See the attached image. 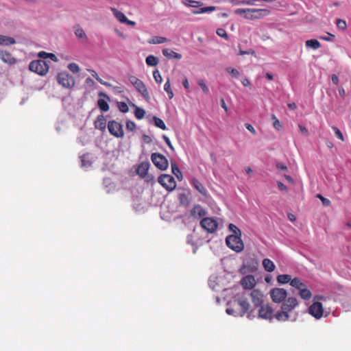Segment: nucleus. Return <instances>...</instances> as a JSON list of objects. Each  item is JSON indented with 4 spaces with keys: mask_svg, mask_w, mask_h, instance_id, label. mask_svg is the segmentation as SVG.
<instances>
[{
    "mask_svg": "<svg viewBox=\"0 0 351 351\" xmlns=\"http://www.w3.org/2000/svg\"><path fill=\"white\" fill-rule=\"evenodd\" d=\"M136 125L133 121L128 120L126 121L127 130H128L130 132H134L136 130Z\"/></svg>",
    "mask_w": 351,
    "mask_h": 351,
    "instance_id": "obj_46",
    "label": "nucleus"
},
{
    "mask_svg": "<svg viewBox=\"0 0 351 351\" xmlns=\"http://www.w3.org/2000/svg\"><path fill=\"white\" fill-rule=\"evenodd\" d=\"M58 82L64 88H71L75 84L73 77L67 72H61L57 75Z\"/></svg>",
    "mask_w": 351,
    "mask_h": 351,
    "instance_id": "obj_11",
    "label": "nucleus"
},
{
    "mask_svg": "<svg viewBox=\"0 0 351 351\" xmlns=\"http://www.w3.org/2000/svg\"><path fill=\"white\" fill-rule=\"evenodd\" d=\"M179 200L180 202V204L184 205V206H187L189 204V197L184 193H180L179 195Z\"/></svg>",
    "mask_w": 351,
    "mask_h": 351,
    "instance_id": "obj_44",
    "label": "nucleus"
},
{
    "mask_svg": "<svg viewBox=\"0 0 351 351\" xmlns=\"http://www.w3.org/2000/svg\"><path fill=\"white\" fill-rule=\"evenodd\" d=\"M136 90L143 96V97L147 101L149 100L150 97L146 86L143 81L138 80L135 84L133 85Z\"/></svg>",
    "mask_w": 351,
    "mask_h": 351,
    "instance_id": "obj_18",
    "label": "nucleus"
},
{
    "mask_svg": "<svg viewBox=\"0 0 351 351\" xmlns=\"http://www.w3.org/2000/svg\"><path fill=\"white\" fill-rule=\"evenodd\" d=\"M277 185L280 191H282L287 190V187L281 182H278Z\"/></svg>",
    "mask_w": 351,
    "mask_h": 351,
    "instance_id": "obj_62",
    "label": "nucleus"
},
{
    "mask_svg": "<svg viewBox=\"0 0 351 351\" xmlns=\"http://www.w3.org/2000/svg\"><path fill=\"white\" fill-rule=\"evenodd\" d=\"M289 315L285 311L281 310L280 312H277L276 314H274V317H275L278 321H287L289 319Z\"/></svg>",
    "mask_w": 351,
    "mask_h": 351,
    "instance_id": "obj_32",
    "label": "nucleus"
},
{
    "mask_svg": "<svg viewBox=\"0 0 351 351\" xmlns=\"http://www.w3.org/2000/svg\"><path fill=\"white\" fill-rule=\"evenodd\" d=\"M135 106L134 115H135L136 118L138 119H143L145 116V111L144 110V109H143L141 108H139L136 106Z\"/></svg>",
    "mask_w": 351,
    "mask_h": 351,
    "instance_id": "obj_41",
    "label": "nucleus"
},
{
    "mask_svg": "<svg viewBox=\"0 0 351 351\" xmlns=\"http://www.w3.org/2000/svg\"><path fill=\"white\" fill-rule=\"evenodd\" d=\"M298 306V300L295 297H289L286 298L281 305V310L285 311L287 313L291 312Z\"/></svg>",
    "mask_w": 351,
    "mask_h": 351,
    "instance_id": "obj_13",
    "label": "nucleus"
},
{
    "mask_svg": "<svg viewBox=\"0 0 351 351\" xmlns=\"http://www.w3.org/2000/svg\"><path fill=\"white\" fill-rule=\"evenodd\" d=\"M75 34L79 38H86V35L81 27H77L75 29Z\"/></svg>",
    "mask_w": 351,
    "mask_h": 351,
    "instance_id": "obj_47",
    "label": "nucleus"
},
{
    "mask_svg": "<svg viewBox=\"0 0 351 351\" xmlns=\"http://www.w3.org/2000/svg\"><path fill=\"white\" fill-rule=\"evenodd\" d=\"M162 138L164 139L165 142L167 145V146L172 150L174 151V147H173L169 138L166 135H162Z\"/></svg>",
    "mask_w": 351,
    "mask_h": 351,
    "instance_id": "obj_55",
    "label": "nucleus"
},
{
    "mask_svg": "<svg viewBox=\"0 0 351 351\" xmlns=\"http://www.w3.org/2000/svg\"><path fill=\"white\" fill-rule=\"evenodd\" d=\"M337 26L341 30H345L346 29L347 25L345 21L342 19L337 20Z\"/></svg>",
    "mask_w": 351,
    "mask_h": 351,
    "instance_id": "obj_52",
    "label": "nucleus"
},
{
    "mask_svg": "<svg viewBox=\"0 0 351 351\" xmlns=\"http://www.w3.org/2000/svg\"><path fill=\"white\" fill-rule=\"evenodd\" d=\"M95 128L100 130H104L106 127V120L104 115H99L94 123Z\"/></svg>",
    "mask_w": 351,
    "mask_h": 351,
    "instance_id": "obj_24",
    "label": "nucleus"
},
{
    "mask_svg": "<svg viewBox=\"0 0 351 351\" xmlns=\"http://www.w3.org/2000/svg\"><path fill=\"white\" fill-rule=\"evenodd\" d=\"M332 130H334L335 132V134L336 135V136L339 138L340 140L341 141H343V134L342 132L340 131V130L339 128H337V127H333L332 128Z\"/></svg>",
    "mask_w": 351,
    "mask_h": 351,
    "instance_id": "obj_54",
    "label": "nucleus"
},
{
    "mask_svg": "<svg viewBox=\"0 0 351 351\" xmlns=\"http://www.w3.org/2000/svg\"><path fill=\"white\" fill-rule=\"evenodd\" d=\"M153 77L156 83L160 84L162 82V77L158 70H156L153 72Z\"/></svg>",
    "mask_w": 351,
    "mask_h": 351,
    "instance_id": "obj_50",
    "label": "nucleus"
},
{
    "mask_svg": "<svg viewBox=\"0 0 351 351\" xmlns=\"http://www.w3.org/2000/svg\"><path fill=\"white\" fill-rule=\"evenodd\" d=\"M240 285L244 290H253L256 285V280L253 275L244 276L240 280Z\"/></svg>",
    "mask_w": 351,
    "mask_h": 351,
    "instance_id": "obj_12",
    "label": "nucleus"
},
{
    "mask_svg": "<svg viewBox=\"0 0 351 351\" xmlns=\"http://www.w3.org/2000/svg\"><path fill=\"white\" fill-rule=\"evenodd\" d=\"M0 58L3 62L10 64H13L16 62V59L8 51H1Z\"/></svg>",
    "mask_w": 351,
    "mask_h": 351,
    "instance_id": "obj_21",
    "label": "nucleus"
},
{
    "mask_svg": "<svg viewBox=\"0 0 351 351\" xmlns=\"http://www.w3.org/2000/svg\"><path fill=\"white\" fill-rule=\"evenodd\" d=\"M139 79H138L136 77L134 76V75H130L128 77V80L129 82L132 84H135V83Z\"/></svg>",
    "mask_w": 351,
    "mask_h": 351,
    "instance_id": "obj_60",
    "label": "nucleus"
},
{
    "mask_svg": "<svg viewBox=\"0 0 351 351\" xmlns=\"http://www.w3.org/2000/svg\"><path fill=\"white\" fill-rule=\"evenodd\" d=\"M299 130L302 134H303L306 136L308 135V130L304 126H303L302 125H299Z\"/></svg>",
    "mask_w": 351,
    "mask_h": 351,
    "instance_id": "obj_61",
    "label": "nucleus"
},
{
    "mask_svg": "<svg viewBox=\"0 0 351 351\" xmlns=\"http://www.w3.org/2000/svg\"><path fill=\"white\" fill-rule=\"evenodd\" d=\"M150 166V164L149 162H142L139 165L137 169V173L141 177V178H145L146 176L148 174V170L149 167Z\"/></svg>",
    "mask_w": 351,
    "mask_h": 351,
    "instance_id": "obj_20",
    "label": "nucleus"
},
{
    "mask_svg": "<svg viewBox=\"0 0 351 351\" xmlns=\"http://www.w3.org/2000/svg\"><path fill=\"white\" fill-rule=\"evenodd\" d=\"M309 313L317 319L323 315L324 308L322 304L319 302H313L309 307Z\"/></svg>",
    "mask_w": 351,
    "mask_h": 351,
    "instance_id": "obj_15",
    "label": "nucleus"
},
{
    "mask_svg": "<svg viewBox=\"0 0 351 351\" xmlns=\"http://www.w3.org/2000/svg\"><path fill=\"white\" fill-rule=\"evenodd\" d=\"M118 108L121 112L125 113L128 112L129 110L128 105L123 101L118 103Z\"/></svg>",
    "mask_w": 351,
    "mask_h": 351,
    "instance_id": "obj_49",
    "label": "nucleus"
},
{
    "mask_svg": "<svg viewBox=\"0 0 351 351\" xmlns=\"http://www.w3.org/2000/svg\"><path fill=\"white\" fill-rule=\"evenodd\" d=\"M291 280V277L289 274H281L277 276V282L280 284L290 283Z\"/></svg>",
    "mask_w": 351,
    "mask_h": 351,
    "instance_id": "obj_36",
    "label": "nucleus"
},
{
    "mask_svg": "<svg viewBox=\"0 0 351 351\" xmlns=\"http://www.w3.org/2000/svg\"><path fill=\"white\" fill-rule=\"evenodd\" d=\"M167 39L162 36H154L152 38V40L149 41L150 44H162L165 43Z\"/></svg>",
    "mask_w": 351,
    "mask_h": 351,
    "instance_id": "obj_42",
    "label": "nucleus"
},
{
    "mask_svg": "<svg viewBox=\"0 0 351 351\" xmlns=\"http://www.w3.org/2000/svg\"><path fill=\"white\" fill-rule=\"evenodd\" d=\"M219 285V279L217 274L211 275L208 279V286L213 290L217 291Z\"/></svg>",
    "mask_w": 351,
    "mask_h": 351,
    "instance_id": "obj_23",
    "label": "nucleus"
},
{
    "mask_svg": "<svg viewBox=\"0 0 351 351\" xmlns=\"http://www.w3.org/2000/svg\"><path fill=\"white\" fill-rule=\"evenodd\" d=\"M110 10L112 12L114 16L120 23H123L126 21L127 17L123 12L119 11L114 8H110Z\"/></svg>",
    "mask_w": 351,
    "mask_h": 351,
    "instance_id": "obj_30",
    "label": "nucleus"
},
{
    "mask_svg": "<svg viewBox=\"0 0 351 351\" xmlns=\"http://www.w3.org/2000/svg\"><path fill=\"white\" fill-rule=\"evenodd\" d=\"M164 90L167 92V93L168 94V97L169 98L171 99L173 97V93L171 90V84H170V80L169 78H167V82H165V85H164Z\"/></svg>",
    "mask_w": 351,
    "mask_h": 351,
    "instance_id": "obj_40",
    "label": "nucleus"
},
{
    "mask_svg": "<svg viewBox=\"0 0 351 351\" xmlns=\"http://www.w3.org/2000/svg\"><path fill=\"white\" fill-rule=\"evenodd\" d=\"M229 229L232 232L231 234H237L239 236H241V233L240 230L234 224L230 223L229 225Z\"/></svg>",
    "mask_w": 351,
    "mask_h": 351,
    "instance_id": "obj_51",
    "label": "nucleus"
},
{
    "mask_svg": "<svg viewBox=\"0 0 351 351\" xmlns=\"http://www.w3.org/2000/svg\"><path fill=\"white\" fill-rule=\"evenodd\" d=\"M245 128H247V130H249L251 133L254 134H256V130L254 129V128L250 123H246L245 124Z\"/></svg>",
    "mask_w": 351,
    "mask_h": 351,
    "instance_id": "obj_59",
    "label": "nucleus"
},
{
    "mask_svg": "<svg viewBox=\"0 0 351 351\" xmlns=\"http://www.w3.org/2000/svg\"><path fill=\"white\" fill-rule=\"evenodd\" d=\"M142 139H143V142L147 144H149L152 141L151 136H149L147 134H143Z\"/></svg>",
    "mask_w": 351,
    "mask_h": 351,
    "instance_id": "obj_56",
    "label": "nucleus"
},
{
    "mask_svg": "<svg viewBox=\"0 0 351 351\" xmlns=\"http://www.w3.org/2000/svg\"><path fill=\"white\" fill-rule=\"evenodd\" d=\"M151 160L153 164L161 171H165L168 168L169 162L167 159L160 153H152Z\"/></svg>",
    "mask_w": 351,
    "mask_h": 351,
    "instance_id": "obj_7",
    "label": "nucleus"
},
{
    "mask_svg": "<svg viewBox=\"0 0 351 351\" xmlns=\"http://www.w3.org/2000/svg\"><path fill=\"white\" fill-rule=\"evenodd\" d=\"M158 182L169 191H172L176 187V182L173 176L169 174H162L158 178Z\"/></svg>",
    "mask_w": 351,
    "mask_h": 351,
    "instance_id": "obj_6",
    "label": "nucleus"
},
{
    "mask_svg": "<svg viewBox=\"0 0 351 351\" xmlns=\"http://www.w3.org/2000/svg\"><path fill=\"white\" fill-rule=\"evenodd\" d=\"M201 228L208 233L214 232L217 228V221H199Z\"/></svg>",
    "mask_w": 351,
    "mask_h": 351,
    "instance_id": "obj_17",
    "label": "nucleus"
},
{
    "mask_svg": "<svg viewBox=\"0 0 351 351\" xmlns=\"http://www.w3.org/2000/svg\"><path fill=\"white\" fill-rule=\"evenodd\" d=\"M298 295L304 300L311 299L312 296L311 291L307 288V287L304 289L300 290V291H298Z\"/></svg>",
    "mask_w": 351,
    "mask_h": 351,
    "instance_id": "obj_34",
    "label": "nucleus"
},
{
    "mask_svg": "<svg viewBox=\"0 0 351 351\" xmlns=\"http://www.w3.org/2000/svg\"><path fill=\"white\" fill-rule=\"evenodd\" d=\"M182 2L185 5L193 8H197L203 5L202 2L194 0H184Z\"/></svg>",
    "mask_w": 351,
    "mask_h": 351,
    "instance_id": "obj_37",
    "label": "nucleus"
},
{
    "mask_svg": "<svg viewBox=\"0 0 351 351\" xmlns=\"http://www.w3.org/2000/svg\"><path fill=\"white\" fill-rule=\"evenodd\" d=\"M257 0H234L235 4L256 5L255 1Z\"/></svg>",
    "mask_w": 351,
    "mask_h": 351,
    "instance_id": "obj_43",
    "label": "nucleus"
},
{
    "mask_svg": "<svg viewBox=\"0 0 351 351\" xmlns=\"http://www.w3.org/2000/svg\"><path fill=\"white\" fill-rule=\"evenodd\" d=\"M171 171L176 176L178 180H182V173L176 162H171Z\"/></svg>",
    "mask_w": 351,
    "mask_h": 351,
    "instance_id": "obj_29",
    "label": "nucleus"
},
{
    "mask_svg": "<svg viewBox=\"0 0 351 351\" xmlns=\"http://www.w3.org/2000/svg\"><path fill=\"white\" fill-rule=\"evenodd\" d=\"M332 82L334 84L337 85L339 83V77L336 75H332L331 76Z\"/></svg>",
    "mask_w": 351,
    "mask_h": 351,
    "instance_id": "obj_64",
    "label": "nucleus"
},
{
    "mask_svg": "<svg viewBox=\"0 0 351 351\" xmlns=\"http://www.w3.org/2000/svg\"><path fill=\"white\" fill-rule=\"evenodd\" d=\"M198 85L201 87L204 93H207L208 92V88L203 80L198 81Z\"/></svg>",
    "mask_w": 351,
    "mask_h": 351,
    "instance_id": "obj_53",
    "label": "nucleus"
},
{
    "mask_svg": "<svg viewBox=\"0 0 351 351\" xmlns=\"http://www.w3.org/2000/svg\"><path fill=\"white\" fill-rule=\"evenodd\" d=\"M191 215L194 218H201V219H215L213 217H206V211L200 205L195 206L191 210Z\"/></svg>",
    "mask_w": 351,
    "mask_h": 351,
    "instance_id": "obj_16",
    "label": "nucleus"
},
{
    "mask_svg": "<svg viewBox=\"0 0 351 351\" xmlns=\"http://www.w3.org/2000/svg\"><path fill=\"white\" fill-rule=\"evenodd\" d=\"M318 197H319L320 198V199L322 200L323 205H324V206H328V205L330 204V201L328 199L325 198V197H322V195H319Z\"/></svg>",
    "mask_w": 351,
    "mask_h": 351,
    "instance_id": "obj_58",
    "label": "nucleus"
},
{
    "mask_svg": "<svg viewBox=\"0 0 351 351\" xmlns=\"http://www.w3.org/2000/svg\"><path fill=\"white\" fill-rule=\"evenodd\" d=\"M258 265V261L256 258L248 256L244 259L240 271L241 274L254 272L257 270Z\"/></svg>",
    "mask_w": 351,
    "mask_h": 351,
    "instance_id": "obj_5",
    "label": "nucleus"
},
{
    "mask_svg": "<svg viewBox=\"0 0 351 351\" xmlns=\"http://www.w3.org/2000/svg\"><path fill=\"white\" fill-rule=\"evenodd\" d=\"M68 69L73 73H77L80 70L79 66L73 62L69 64Z\"/></svg>",
    "mask_w": 351,
    "mask_h": 351,
    "instance_id": "obj_48",
    "label": "nucleus"
},
{
    "mask_svg": "<svg viewBox=\"0 0 351 351\" xmlns=\"http://www.w3.org/2000/svg\"><path fill=\"white\" fill-rule=\"evenodd\" d=\"M290 285L298 289V291L306 287V285L298 278H293L290 282Z\"/></svg>",
    "mask_w": 351,
    "mask_h": 351,
    "instance_id": "obj_25",
    "label": "nucleus"
},
{
    "mask_svg": "<svg viewBox=\"0 0 351 351\" xmlns=\"http://www.w3.org/2000/svg\"><path fill=\"white\" fill-rule=\"evenodd\" d=\"M227 246L236 252H241L244 248V244L241 239V236L237 234H230L226 239Z\"/></svg>",
    "mask_w": 351,
    "mask_h": 351,
    "instance_id": "obj_4",
    "label": "nucleus"
},
{
    "mask_svg": "<svg viewBox=\"0 0 351 351\" xmlns=\"http://www.w3.org/2000/svg\"><path fill=\"white\" fill-rule=\"evenodd\" d=\"M226 71L233 78H238L240 75L239 71L236 69L228 67Z\"/></svg>",
    "mask_w": 351,
    "mask_h": 351,
    "instance_id": "obj_45",
    "label": "nucleus"
},
{
    "mask_svg": "<svg viewBox=\"0 0 351 351\" xmlns=\"http://www.w3.org/2000/svg\"><path fill=\"white\" fill-rule=\"evenodd\" d=\"M216 10V7L215 6H208V7H204V8H195L193 10H192V13L193 14H203L206 12H211L213 11H215Z\"/></svg>",
    "mask_w": 351,
    "mask_h": 351,
    "instance_id": "obj_28",
    "label": "nucleus"
},
{
    "mask_svg": "<svg viewBox=\"0 0 351 351\" xmlns=\"http://www.w3.org/2000/svg\"><path fill=\"white\" fill-rule=\"evenodd\" d=\"M152 119L154 121V124L156 127H158L163 130H165L167 129V127H166L164 121L161 119H160L156 116H154Z\"/></svg>",
    "mask_w": 351,
    "mask_h": 351,
    "instance_id": "obj_38",
    "label": "nucleus"
},
{
    "mask_svg": "<svg viewBox=\"0 0 351 351\" xmlns=\"http://www.w3.org/2000/svg\"><path fill=\"white\" fill-rule=\"evenodd\" d=\"M49 53H47L45 51H40V52H39L38 56L40 58H43L42 60H44V59L48 58Z\"/></svg>",
    "mask_w": 351,
    "mask_h": 351,
    "instance_id": "obj_63",
    "label": "nucleus"
},
{
    "mask_svg": "<svg viewBox=\"0 0 351 351\" xmlns=\"http://www.w3.org/2000/svg\"><path fill=\"white\" fill-rule=\"evenodd\" d=\"M305 45L308 48L313 49H317L321 47L320 43L316 39L307 40L305 43Z\"/></svg>",
    "mask_w": 351,
    "mask_h": 351,
    "instance_id": "obj_33",
    "label": "nucleus"
},
{
    "mask_svg": "<svg viewBox=\"0 0 351 351\" xmlns=\"http://www.w3.org/2000/svg\"><path fill=\"white\" fill-rule=\"evenodd\" d=\"M49 62L45 60H33L29 64V69L40 75H45L49 71Z\"/></svg>",
    "mask_w": 351,
    "mask_h": 351,
    "instance_id": "obj_3",
    "label": "nucleus"
},
{
    "mask_svg": "<svg viewBox=\"0 0 351 351\" xmlns=\"http://www.w3.org/2000/svg\"><path fill=\"white\" fill-rule=\"evenodd\" d=\"M263 266L265 271L268 272H272L275 269V265L269 258H265L263 261Z\"/></svg>",
    "mask_w": 351,
    "mask_h": 351,
    "instance_id": "obj_31",
    "label": "nucleus"
},
{
    "mask_svg": "<svg viewBox=\"0 0 351 351\" xmlns=\"http://www.w3.org/2000/svg\"><path fill=\"white\" fill-rule=\"evenodd\" d=\"M258 317L263 319L271 320L274 318V309L269 304L258 306Z\"/></svg>",
    "mask_w": 351,
    "mask_h": 351,
    "instance_id": "obj_10",
    "label": "nucleus"
},
{
    "mask_svg": "<svg viewBox=\"0 0 351 351\" xmlns=\"http://www.w3.org/2000/svg\"><path fill=\"white\" fill-rule=\"evenodd\" d=\"M272 302L274 303H282L287 297V292L283 288H273L269 291Z\"/></svg>",
    "mask_w": 351,
    "mask_h": 351,
    "instance_id": "obj_9",
    "label": "nucleus"
},
{
    "mask_svg": "<svg viewBox=\"0 0 351 351\" xmlns=\"http://www.w3.org/2000/svg\"><path fill=\"white\" fill-rule=\"evenodd\" d=\"M335 36L331 34H328V36H320V39L326 41H332Z\"/></svg>",
    "mask_w": 351,
    "mask_h": 351,
    "instance_id": "obj_57",
    "label": "nucleus"
},
{
    "mask_svg": "<svg viewBox=\"0 0 351 351\" xmlns=\"http://www.w3.org/2000/svg\"><path fill=\"white\" fill-rule=\"evenodd\" d=\"M250 295L252 302L255 307H258L264 304V294L260 289H253Z\"/></svg>",
    "mask_w": 351,
    "mask_h": 351,
    "instance_id": "obj_14",
    "label": "nucleus"
},
{
    "mask_svg": "<svg viewBox=\"0 0 351 351\" xmlns=\"http://www.w3.org/2000/svg\"><path fill=\"white\" fill-rule=\"evenodd\" d=\"M162 54L168 59L180 60L182 57L180 53H176L169 49H162Z\"/></svg>",
    "mask_w": 351,
    "mask_h": 351,
    "instance_id": "obj_22",
    "label": "nucleus"
},
{
    "mask_svg": "<svg viewBox=\"0 0 351 351\" xmlns=\"http://www.w3.org/2000/svg\"><path fill=\"white\" fill-rule=\"evenodd\" d=\"M108 129L110 134L117 138H123L124 136L123 125L114 120L108 121Z\"/></svg>",
    "mask_w": 351,
    "mask_h": 351,
    "instance_id": "obj_8",
    "label": "nucleus"
},
{
    "mask_svg": "<svg viewBox=\"0 0 351 351\" xmlns=\"http://www.w3.org/2000/svg\"><path fill=\"white\" fill-rule=\"evenodd\" d=\"M270 11L267 9L261 8H237L234 14L243 17L247 20H257L268 16Z\"/></svg>",
    "mask_w": 351,
    "mask_h": 351,
    "instance_id": "obj_2",
    "label": "nucleus"
},
{
    "mask_svg": "<svg viewBox=\"0 0 351 351\" xmlns=\"http://www.w3.org/2000/svg\"><path fill=\"white\" fill-rule=\"evenodd\" d=\"M191 184L202 195H207V191L203 184L196 178H192L190 181Z\"/></svg>",
    "mask_w": 351,
    "mask_h": 351,
    "instance_id": "obj_19",
    "label": "nucleus"
},
{
    "mask_svg": "<svg viewBox=\"0 0 351 351\" xmlns=\"http://www.w3.org/2000/svg\"><path fill=\"white\" fill-rule=\"evenodd\" d=\"M16 43L14 38L0 34V45L8 46Z\"/></svg>",
    "mask_w": 351,
    "mask_h": 351,
    "instance_id": "obj_27",
    "label": "nucleus"
},
{
    "mask_svg": "<svg viewBox=\"0 0 351 351\" xmlns=\"http://www.w3.org/2000/svg\"><path fill=\"white\" fill-rule=\"evenodd\" d=\"M97 106L99 109L103 112H106L109 110V105L106 101L102 99H99L97 101Z\"/></svg>",
    "mask_w": 351,
    "mask_h": 351,
    "instance_id": "obj_39",
    "label": "nucleus"
},
{
    "mask_svg": "<svg viewBox=\"0 0 351 351\" xmlns=\"http://www.w3.org/2000/svg\"><path fill=\"white\" fill-rule=\"evenodd\" d=\"M226 312L228 315L234 317H243L246 315L249 319L254 317V309L252 308L247 299L243 296L228 302Z\"/></svg>",
    "mask_w": 351,
    "mask_h": 351,
    "instance_id": "obj_1",
    "label": "nucleus"
},
{
    "mask_svg": "<svg viewBox=\"0 0 351 351\" xmlns=\"http://www.w3.org/2000/svg\"><path fill=\"white\" fill-rule=\"evenodd\" d=\"M80 158L82 167L88 168L91 166L92 162L90 160V155L89 154H84L80 156Z\"/></svg>",
    "mask_w": 351,
    "mask_h": 351,
    "instance_id": "obj_26",
    "label": "nucleus"
},
{
    "mask_svg": "<svg viewBox=\"0 0 351 351\" xmlns=\"http://www.w3.org/2000/svg\"><path fill=\"white\" fill-rule=\"evenodd\" d=\"M158 62V58L153 55H149L145 59L146 64L151 66H156Z\"/></svg>",
    "mask_w": 351,
    "mask_h": 351,
    "instance_id": "obj_35",
    "label": "nucleus"
}]
</instances>
